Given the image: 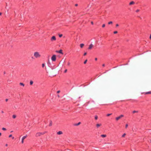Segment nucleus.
I'll return each mask as SVG.
<instances>
[{"mask_svg": "<svg viewBox=\"0 0 151 151\" xmlns=\"http://www.w3.org/2000/svg\"><path fill=\"white\" fill-rule=\"evenodd\" d=\"M1 133L0 132V136H1Z\"/></svg>", "mask_w": 151, "mask_h": 151, "instance_id": "8fccbe9b", "label": "nucleus"}, {"mask_svg": "<svg viewBox=\"0 0 151 151\" xmlns=\"http://www.w3.org/2000/svg\"><path fill=\"white\" fill-rule=\"evenodd\" d=\"M117 33V31H115L114 32V34H116Z\"/></svg>", "mask_w": 151, "mask_h": 151, "instance_id": "2f4dec72", "label": "nucleus"}, {"mask_svg": "<svg viewBox=\"0 0 151 151\" xmlns=\"http://www.w3.org/2000/svg\"><path fill=\"white\" fill-rule=\"evenodd\" d=\"M101 125V124H96V126L97 128H99V127Z\"/></svg>", "mask_w": 151, "mask_h": 151, "instance_id": "1a4fd4ad", "label": "nucleus"}, {"mask_svg": "<svg viewBox=\"0 0 151 151\" xmlns=\"http://www.w3.org/2000/svg\"><path fill=\"white\" fill-rule=\"evenodd\" d=\"M2 129V130H4V131H5L6 130V129L4 127H3Z\"/></svg>", "mask_w": 151, "mask_h": 151, "instance_id": "4be33fe9", "label": "nucleus"}, {"mask_svg": "<svg viewBox=\"0 0 151 151\" xmlns=\"http://www.w3.org/2000/svg\"><path fill=\"white\" fill-rule=\"evenodd\" d=\"M124 116L122 114L120 115L119 116L116 117V121L120 119L121 118L124 117Z\"/></svg>", "mask_w": 151, "mask_h": 151, "instance_id": "20e7f679", "label": "nucleus"}, {"mask_svg": "<svg viewBox=\"0 0 151 151\" xmlns=\"http://www.w3.org/2000/svg\"><path fill=\"white\" fill-rule=\"evenodd\" d=\"M113 23V22H112V21H110L108 23V24H112Z\"/></svg>", "mask_w": 151, "mask_h": 151, "instance_id": "6ab92c4d", "label": "nucleus"}, {"mask_svg": "<svg viewBox=\"0 0 151 151\" xmlns=\"http://www.w3.org/2000/svg\"><path fill=\"white\" fill-rule=\"evenodd\" d=\"M80 124H81V122H78V123L76 124H75V125H76V126H78V125H79Z\"/></svg>", "mask_w": 151, "mask_h": 151, "instance_id": "412c9836", "label": "nucleus"}, {"mask_svg": "<svg viewBox=\"0 0 151 151\" xmlns=\"http://www.w3.org/2000/svg\"><path fill=\"white\" fill-rule=\"evenodd\" d=\"M93 45L92 44H91L88 48V49H91L93 47Z\"/></svg>", "mask_w": 151, "mask_h": 151, "instance_id": "0eeeda50", "label": "nucleus"}, {"mask_svg": "<svg viewBox=\"0 0 151 151\" xmlns=\"http://www.w3.org/2000/svg\"><path fill=\"white\" fill-rule=\"evenodd\" d=\"M57 134L60 135L61 134H63V132L62 131H59L57 133Z\"/></svg>", "mask_w": 151, "mask_h": 151, "instance_id": "9d476101", "label": "nucleus"}, {"mask_svg": "<svg viewBox=\"0 0 151 151\" xmlns=\"http://www.w3.org/2000/svg\"><path fill=\"white\" fill-rule=\"evenodd\" d=\"M95 60H97V58H95Z\"/></svg>", "mask_w": 151, "mask_h": 151, "instance_id": "c03bdc74", "label": "nucleus"}, {"mask_svg": "<svg viewBox=\"0 0 151 151\" xmlns=\"http://www.w3.org/2000/svg\"><path fill=\"white\" fill-rule=\"evenodd\" d=\"M150 142H151V141H150Z\"/></svg>", "mask_w": 151, "mask_h": 151, "instance_id": "3c124183", "label": "nucleus"}, {"mask_svg": "<svg viewBox=\"0 0 151 151\" xmlns=\"http://www.w3.org/2000/svg\"><path fill=\"white\" fill-rule=\"evenodd\" d=\"M50 40L51 41H55L56 40V37L55 36H53L51 38Z\"/></svg>", "mask_w": 151, "mask_h": 151, "instance_id": "39448f33", "label": "nucleus"}, {"mask_svg": "<svg viewBox=\"0 0 151 151\" xmlns=\"http://www.w3.org/2000/svg\"><path fill=\"white\" fill-rule=\"evenodd\" d=\"M1 14H2L0 12V15H1Z\"/></svg>", "mask_w": 151, "mask_h": 151, "instance_id": "de8ad7c7", "label": "nucleus"}, {"mask_svg": "<svg viewBox=\"0 0 151 151\" xmlns=\"http://www.w3.org/2000/svg\"><path fill=\"white\" fill-rule=\"evenodd\" d=\"M27 135H26L23 137H22V144L23 143L24 139L27 137Z\"/></svg>", "mask_w": 151, "mask_h": 151, "instance_id": "423d86ee", "label": "nucleus"}, {"mask_svg": "<svg viewBox=\"0 0 151 151\" xmlns=\"http://www.w3.org/2000/svg\"><path fill=\"white\" fill-rule=\"evenodd\" d=\"M105 26V24H104L102 25V27H104Z\"/></svg>", "mask_w": 151, "mask_h": 151, "instance_id": "c85d7f7f", "label": "nucleus"}, {"mask_svg": "<svg viewBox=\"0 0 151 151\" xmlns=\"http://www.w3.org/2000/svg\"><path fill=\"white\" fill-rule=\"evenodd\" d=\"M51 60L52 61H55L56 60V55H53L51 57Z\"/></svg>", "mask_w": 151, "mask_h": 151, "instance_id": "7ed1b4c3", "label": "nucleus"}, {"mask_svg": "<svg viewBox=\"0 0 151 151\" xmlns=\"http://www.w3.org/2000/svg\"><path fill=\"white\" fill-rule=\"evenodd\" d=\"M34 56L35 58H39L41 56V55L40 53L38 52H35L34 53Z\"/></svg>", "mask_w": 151, "mask_h": 151, "instance_id": "f257e3e1", "label": "nucleus"}, {"mask_svg": "<svg viewBox=\"0 0 151 151\" xmlns=\"http://www.w3.org/2000/svg\"><path fill=\"white\" fill-rule=\"evenodd\" d=\"M67 69H65L64 71V73H66L67 72Z\"/></svg>", "mask_w": 151, "mask_h": 151, "instance_id": "72a5a7b5", "label": "nucleus"}, {"mask_svg": "<svg viewBox=\"0 0 151 151\" xmlns=\"http://www.w3.org/2000/svg\"><path fill=\"white\" fill-rule=\"evenodd\" d=\"M19 84H20V85L22 86L23 87L24 86V84L22 83H19Z\"/></svg>", "mask_w": 151, "mask_h": 151, "instance_id": "4468645a", "label": "nucleus"}, {"mask_svg": "<svg viewBox=\"0 0 151 151\" xmlns=\"http://www.w3.org/2000/svg\"><path fill=\"white\" fill-rule=\"evenodd\" d=\"M58 97H59V98L60 97V96H59V95H58Z\"/></svg>", "mask_w": 151, "mask_h": 151, "instance_id": "a18cd8bd", "label": "nucleus"}, {"mask_svg": "<svg viewBox=\"0 0 151 151\" xmlns=\"http://www.w3.org/2000/svg\"><path fill=\"white\" fill-rule=\"evenodd\" d=\"M134 1H132L131 2L129 3V4L130 5H132V4H134Z\"/></svg>", "mask_w": 151, "mask_h": 151, "instance_id": "ddd939ff", "label": "nucleus"}, {"mask_svg": "<svg viewBox=\"0 0 151 151\" xmlns=\"http://www.w3.org/2000/svg\"><path fill=\"white\" fill-rule=\"evenodd\" d=\"M126 133H124V134H123L122 135V137H125V136H126Z\"/></svg>", "mask_w": 151, "mask_h": 151, "instance_id": "dca6fc26", "label": "nucleus"}, {"mask_svg": "<svg viewBox=\"0 0 151 151\" xmlns=\"http://www.w3.org/2000/svg\"><path fill=\"white\" fill-rule=\"evenodd\" d=\"M1 113H4V111H1Z\"/></svg>", "mask_w": 151, "mask_h": 151, "instance_id": "09e8293b", "label": "nucleus"}, {"mask_svg": "<svg viewBox=\"0 0 151 151\" xmlns=\"http://www.w3.org/2000/svg\"><path fill=\"white\" fill-rule=\"evenodd\" d=\"M63 36V35L62 34H59V37H61Z\"/></svg>", "mask_w": 151, "mask_h": 151, "instance_id": "b1692460", "label": "nucleus"}, {"mask_svg": "<svg viewBox=\"0 0 151 151\" xmlns=\"http://www.w3.org/2000/svg\"><path fill=\"white\" fill-rule=\"evenodd\" d=\"M84 45V44L83 43L81 44L80 45V46L81 47V48L83 47Z\"/></svg>", "mask_w": 151, "mask_h": 151, "instance_id": "f8f14e48", "label": "nucleus"}, {"mask_svg": "<svg viewBox=\"0 0 151 151\" xmlns=\"http://www.w3.org/2000/svg\"><path fill=\"white\" fill-rule=\"evenodd\" d=\"M12 134H10V135H9V137H12Z\"/></svg>", "mask_w": 151, "mask_h": 151, "instance_id": "473e14b6", "label": "nucleus"}, {"mask_svg": "<svg viewBox=\"0 0 151 151\" xmlns=\"http://www.w3.org/2000/svg\"><path fill=\"white\" fill-rule=\"evenodd\" d=\"M128 127V124H126L125 125V128H127Z\"/></svg>", "mask_w": 151, "mask_h": 151, "instance_id": "cd10ccee", "label": "nucleus"}, {"mask_svg": "<svg viewBox=\"0 0 151 151\" xmlns=\"http://www.w3.org/2000/svg\"><path fill=\"white\" fill-rule=\"evenodd\" d=\"M56 52H57L60 53L61 54H63V52H62V50H60L59 51H57Z\"/></svg>", "mask_w": 151, "mask_h": 151, "instance_id": "6e6552de", "label": "nucleus"}, {"mask_svg": "<svg viewBox=\"0 0 151 151\" xmlns=\"http://www.w3.org/2000/svg\"><path fill=\"white\" fill-rule=\"evenodd\" d=\"M45 132H38L36 134V137H39L41 135L44 134L45 133Z\"/></svg>", "mask_w": 151, "mask_h": 151, "instance_id": "f03ea898", "label": "nucleus"}, {"mask_svg": "<svg viewBox=\"0 0 151 151\" xmlns=\"http://www.w3.org/2000/svg\"><path fill=\"white\" fill-rule=\"evenodd\" d=\"M60 92V91H57V93H59Z\"/></svg>", "mask_w": 151, "mask_h": 151, "instance_id": "c9c22d12", "label": "nucleus"}, {"mask_svg": "<svg viewBox=\"0 0 151 151\" xmlns=\"http://www.w3.org/2000/svg\"><path fill=\"white\" fill-rule=\"evenodd\" d=\"M78 4H75V6H78Z\"/></svg>", "mask_w": 151, "mask_h": 151, "instance_id": "58836bf2", "label": "nucleus"}, {"mask_svg": "<svg viewBox=\"0 0 151 151\" xmlns=\"http://www.w3.org/2000/svg\"><path fill=\"white\" fill-rule=\"evenodd\" d=\"M87 62V60H86L84 61V64H86V62Z\"/></svg>", "mask_w": 151, "mask_h": 151, "instance_id": "a878e982", "label": "nucleus"}, {"mask_svg": "<svg viewBox=\"0 0 151 151\" xmlns=\"http://www.w3.org/2000/svg\"><path fill=\"white\" fill-rule=\"evenodd\" d=\"M95 119L96 120H97L98 119V116L97 115H96L95 116Z\"/></svg>", "mask_w": 151, "mask_h": 151, "instance_id": "aec40b11", "label": "nucleus"}, {"mask_svg": "<svg viewBox=\"0 0 151 151\" xmlns=\"http://www.w3.org/2000/svg\"><path fill=\"white\" fill-rule=\"evenodd\" d=\"M101 136L103 137H106V134H102Z\"/></svg>", "mask_w": 151, "mask_h": 151, "instance_id": "2eb2a0df", "label": "nucleus"}, {"mask_svg": "<svg viewBox=\"0 0 151 151\" xmlns=\"http://www.w3.org/2000/svg\"><path fill=\"white\" fill-rule=\"evenodd\" d=\"M5 101H6V102L7 101H8V99H5Z\"/></svg>", "mask_w": 151, "mask_h": 151, "instance_id": "4c0bfd02", "label": "nucleus"}, {"mask_svg": "<svg viewBox=\"0 0 151 151\" xmlns=\"http://www.w3.org/2000/svg\"><path fill=\"white\" fill-rule=\"evenodd\" d=\"M12 139H13L14 138V137H12Z\"/></svg>", "mask_w": 151, "mask_h": 151, "instance_id": "49530a36", "label": "nucleus"}, {"mask_svg": "<svg viewBox=\"0 0 151 151\" xmlns=\"http://www.w3.org/2000/svg\"><path fill=\"white\" fill-rule=\"evenodd\" d=\"M16 117V116L15 115H12V118L13 119H15Z\"/></svg>", "mask_w": 151, "mask_h": 151, "instance_id": "a211bd4d", "label": "nucleus"}, {"mask_svg": "<svg viewBox=\"0 0 151 151\" xmlns=\"http://www.w3.org/2000/svg\"><path fill=\"white\" fill-rule=\"evenodd\" d=\"M104 66H105V64H103V65H102V66H103V67Z\"/></svg>", "mask_w": 151, "mask_h": 151, "instance_id": "37998d69", "label": "nucleus"}, {"mask_svg": "<svg viewBox=\"0 0 151 151\" xmlns=\"http://www.w3.org/2000/svg\"><path fill=\"white\" fill-rule=\"evenodd\" d=\"M150 38L151 39V34L150 35Z\"/></svg>", "mask_w": 151, "mask_h": 151, "instance_id": "ea45409f", "label": "nucleus"}, {"mask_svg": "<svg viewBox=\"0 0 151 151\" xmlns=\"http://www.w3.org/2000/svg\"><path fill=\"white\" fill-rule=\"evenodd\" d=\"M67 65L68 66H69L70 65V63L69 62H68Z\"/></svg>", "mask_w": 151, "mask_h": 151, "instance_id": "7c9ffc66", "label": "nucleus"}, {"mask_svg": "<svg viewBox=\"0 0 151 151\" xmlns=\"http://www.w3.org/2000/svg\"><path fill=\"white\" fill-rule=\"evenodd\" d=\"M138 112V111H133V113H137Z\"/></svg>", "mask_w": 151, "mask_h": 151, "instance_id": "5701e85b", "label": "nucleus"}, {"mask_svg": "<svg viewBox=\"0 0 151 151\" xmlns=\"http://www.w3.org/2000/svg\"><path fill=\"white\" fill-rule=\"evenodd\" d=\"M86 54H87L86 52L84 53V56L86 55Z\"/></svg>", "mask_w": 151, "mask_h": 151, "instance_id": "f704fd0d", "label": "nucleus"}, {"mask_svg": "<svg viewBox=\"0 0 151 151\" xmlns=\"http://www.w3.org/2000/svg\"><path fill=\"white\" fill-rule=\"evenodd\" d=\"M111 114H107L106 116H108L111 115Z\"/></svg>", "mask_w": 151, "mask_h": 151, "instance_id": "393cba45", "label": "nucleus"}, {"mask_svg": "<svg viewBox=\"0 0 151 151\" xmlns=\"http://www.w3.org/2000/svg\"><path fill=\"white\" fill-rule=\"evenodd\" d=\"M91 24H93V22H91Z\"/></svg>", "mask_w": 151, "mask_h": 151, "instance_id": "a19ab883", "label": "nucleus"}, {"mask_svg": "<svg viewBox=\"0 0 151 151\" xmlns=\"http://www.w3.org/2000/svg\"><path fill=\"white\" fill-rule=\"evenodd\" d=\"M151 94V91L147 92L145 93V94Z\"/></svg>", "mask_w": 151, "mask_h": 151, "instance_id": "9b49d317", "label": "nucleus"}, {"mask_svg": "<svg viewBox=\"0 0 151 151\" xmlns=\"http://www.w3.org/2000/svg\"><path fill=\"white\" fill-rule=\"evenodd\" d=\"M119 26V24H116V27H118V26Z\"/></svg>", "mask_w": 151, "mask_h": 151, "instance_id": "e433bc0d", "label": "nucleus"}, {"mask_svg": "<svg viewBox=\"0 0 151 151\" xmlns=\"http://www.w3.org/2000/svg\"><path fill=\"white\" fill-rule=\"evenodd\" d=\"M5 146H6V147L7 146H8V144H6L5 145Z\"/></svg>", "mask_w": 151, "mask_h": 151, "instance_id": "79ce46f5", "label": "nucleus"}, {"mask_svg": "<svg viewBox=\"0 0 151 151\" xmlns=\"http://www.w3.org/2000/svg\"><path fill=\"white\" fill-rule=\"evenodd\" d=\"M33 81H30V85H32L33 83Z\"/></svg>", "mask_w": 151, "mask_h": 151, "instance_id": "f3484780", "label": "nucleus"}, {"mask_svg": "<svg viewBox=\"0 0 151 151\" xmlns=\"http://www.w3.org/2000/svg\"><path fill=\"white\" fill-rule=\"evenodd\" d=\"M139 9H137V10L136 11V12H139Z\"/></svg>", "mask_w": 151, "mask_h": 151, "instance_id": "c756f323", "label": "nucleus"}, {"mask_svg": "<svg viewBox=\"0 0 151 151\" xmlns=\"http://www.w3.org/2000/svg\"><path fill=\"white\" fill-rule=\"evenodd\" d=\"M45 66V64L44 63H42V68H43Z\"/></svg>", "mask_w": 151, "mask_h": 151, "instance_id": "bb28decb", "label": "nucleus"}]
</instances>
